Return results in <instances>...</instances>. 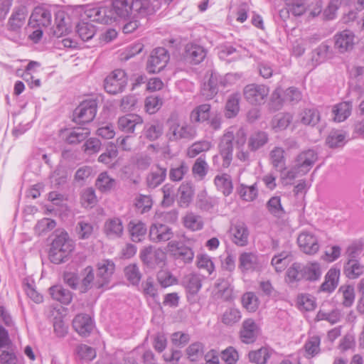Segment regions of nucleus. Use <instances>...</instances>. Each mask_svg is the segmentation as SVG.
I'll return each mask as SVG.
<instances>
[{
    "instance_id": "nucleus-58",
    "label": "nucleus",
    "mask_w": 364,
    "mask_h": 364,
    "mask_svg": "<svg viewBox=\"0 0 364 364\" xmlns=\"http://www.w3.org/2000/svg\"><path fill=\"white\" fill-rule=\"evenodd\" d=\"M56 226V222L50 218H44L40 220L35 226V232L38 235H43L53 230Z\"/></svg>"
},
{
    "instance_id": "nucleus-61",
    "label": "nucleus",
    "mask_w": 364,
    "mask_h": 364,
    "mask_svg": "<svg viewBox=\"0 0 364 364\" xmlns=\"http://www.w3.org/2000/svg\"><path fill=\"white\" fill-rule=\"evenodd\" d=\"M215 288L218 289V293L224 296V300L229 301L232 299V289L230 287V282L224 278H219L217 279Z\"/></svg>"
},
{
    "instance_id": "nucleus-15",
    "label": "nucleus",
    "mask_w": 364,
    "mask_h": 364,
    "mask_svg": "<svg viewBox=\"0 0 364 364\" xmlns=\"http://www.w3.org/2000/svg\"><path fill=\"white\" fill-rule=\"evenodd\" d=\"M168 248L176 260H181L184 264L191 263L194 258L193 250L177 241L169 242Z\"/></svg>"
},
{
    "instance_id": "nucleus-8",
    "label": "nucleus",
    "mask_w": 364,
    "mask_h": 364,
    "mask_svg": "<svg viewBox=\"0 0 364 364\" xmlns=\"http://www.w3.org/2000/svg\"><path fill=\"white\" fill-rule=\"evenodd\" d=\"M168 51L163 47L154 48L148 59L146 70L149 73H157L161 71L169 61Z\"/></svg>"
},
{
    "instance_id": "nucleus-32",
    "label": "nucleus",
    "mask_w": 364,
    "mask_h": 364,
    "mask_svg": "<svg viewBox=\"0 0 364 364\" xmlns=\"http://www.w3.org/2000/svg\"><path fill=\"white\" fill-rule=\"evenodd\" d=\"M49 292L53 299L63 304L68 305L72 301L73 293L61 285H55L50 287Z\"/></svg>"
},
{
    "instance_id": "nucleus-38",
    "label": "nucleus",
    "mask_w": 364,
    "mask_h": 364,
    "mask_svg": "<svg viewBox=\"0 0 364 364\" xmlns=\"http://www.w3.org/2000/svg\"><path fill=\"white\" fill-rule=\"evenodd\" d=\"M332 56L333 52L331 47L327 44L321 43L313 51L311 60L316 65H318L332 58Z\"/></svg>"
},
{
    "instance_id": "nucleus-20",
    "label": "nucleus",
    "mask_w": 364,
    "mask_h": 364,
    "mask_svg": "<svg viewBox=\"0 0 364 364\" xmlns=\"http://www.w3.org/2000/svg\"><path fill=\"white\" fill-rule=\"evenodd\" d=\"M51 20L50 11L44 7L38 6L31 15L29 24L33 27H47L51 24Z\"/></svg>"
},
{
    "instance_id": "nucleus-54",
    "label": "nucleus",
    "mask_w": 364,
    "mask_h": 364,
    "mask_svg": "<svg viewBox=\"0 0 364 364\" xmlns=\"http://www.w3.org/2000/svg\"><path fill=\"white\" fill-rule=\"evenodd\" d=\"M163 125L158 122L147 124L144 127V136L151 141L158 139L163 134Z\"/></svg>"
},
{
    "instance_id": "nucleus-60",
    "label": "nucleus",
    "mask_w": 364,
    "mask_h": 364,
    "mask_svg": "<svg viewBox=\"0 0 364 364\" xmlns=\"http://www.w3.org/2000/svg\"><path fill=\"white\" fill-rule=\"evenodd\" d=\"M33 284V281H31V282H30L29 280L27 279H25L23 282V289L28 297L30 298L32 301H33L35 303L40 304L43 302V297L40 293H38L36 290Z\"/></svg>"
},
{
    "instance_id": "nucleus-41",
    "label": "nucleus",
    "mask_w": 364,
    "mask_h": 364,
    "mask_svg": "<svg viewBox=\"0 0 364 364\" xmlns=\"http://www.w3.org/2000/svg\"><path fill=\"white\" fill-rule=\"evenodd\" d=\"M237 191L240 198L245 201L251 202L256 199L258 196V188L257 183L251 186L240 184L237 188Z\"/></svg>"
},
{
    "instance_id": "nucleus-42",
    "label": "nucleus",
    "mask_w": 364,
    "mask_h": 364,
    "mask_svg": "<svg viewBox=\"0 0 364 364\" xmlns=\"http://www.w3.org/2000/svg\"><path fill=\"white\" fill-rule=\"evenodd\" d=\"M76 33L82 41H88L95 36L96 28L92 23L82 21L77 25Z\"/></svg>"
},
{
    "instance_id": "nucleus-31",
    "label": "nucleus",
    "mask_w": 364,
    "mask_h": 364,
    "mask_svg": "<svg viewBox=\"0 0 364 364\" xmlns=\"http://www.w3.org/2000/svg\"><path fill=\"white\" fill-rule=\"evenodd\" d=\"M269 141L268 134L263 131H256L250 134L247 141L248 149L256 151L263 147Z\"/></svg>"
},
{
    "instance_id": "nucleus-45",
    "label": "nucleus",
    "mask_w": 364,
    "mask_h": 364,
    "mask_svg": "<svg viewBox=\"0 0 364 364\" xmlns=\"http://www.w3.org/2000/svg\"><path fill=\"white\" fill-rule=\"evenodd\" d=\"M293 120V115L289 112L279 113L274 116L272 122V128L276 131L286 129Z\"/></svg>"
},
{
    "instance_id": "nucleus-29",
    "label": "nucleus",
    "mask_w": 364,
    "mask_h": 364,
    "mask_svg": "<svg viewBox=\"0 0 364 364\" xmlns=\"http://www.w3.org/2000/svg\"><path fill=\"white\" fill-rule=\"evenodd\" d=\"M27 12L24 6L16 8L9 20V30L18 32L24 24Z\"/></svg>"
},
{
    "instance_id": "nucleus-28",
    "label": "nucleus",
    "mask_w": 364,
    "mask_h": 364,
    "mask_svg": "<svg viewBox=\"0 0 364 364\" xmlns=\"http://www.w3.org/2000/svg\"><path fill=\"white\" fill-rule=\"evenodd\" d=\"M340 269L331 267L325 276V281L320 287V291L331 293L337 287L340 277Z\"/></svg>"
},
{
    "instance_id": "nucleus-11",
    "label": "nucleus",
    "mask_w": 364,
    "mask_h": 364,
    "mask_svg": "<svg viewBox=\"0 0 364 364\" xmlns=\"http://www.w3.org/2000/svg\"><path fill=\"white\" fill-rule=\"evenodd\" d=\"M269 92L264 85L250 84L245 87L243 95L245 100L252 105L264 104Z\"/></svg>"
},
{
    "instance_id": "nucleus-21",
    "label": "nucleus",
    "mask_w": 364,
    "mask_h": 364,
    "mask_svg": "<svg viewBox=\"0 0 364 364\" xmlns=\"http://www.w3.org/2000/svg\"><path fill=\"white\" fill-rule=\"evenodd\" d=\"M73 326L79 335L87 337L93 330L94 324L92 319L89 315L80 314L74 318Z\"/></svg>"
},
{
    "instance_id": "nucleus-3",
    "label": "nucleus",
    "mask_w": 364,
    "mask_h": 364,
    "mask_svg": "<svg viewBox=\"0 0 364 364\" xmlns=\"http://www.w3.org/2000/svg\"><path fill=\"white\" fill-rule=\"evenodd\" d=\"M317 159V153L314 149H309L299 152L294 158L292 167L286 173V178L293 180L297 176L306 175Z\"/></svg>"
},
{
    "instance_id": "nucleus-25",
    "label": "nucleus",
    "mask_w": 364,
    "mask_h": 364,
    "mask_svg": "<svg viewBox=\"0 0 364 364\" xmlns=\"http://www.w3.org/2000/svg\"><path fill=\"white\" fill-rule=\"evenodd\" d=\"M90 132L86 127H76L62 131V136L69 144H77L85 140Z\"/></svg>"
},
{
    "instance_id": "nucleus-59",
    "label": "nucleus",
    "mask_w": 364,
    "mask_h": 364,
    "mask_svg": "<svg viewBox=\"0 0 364 364\" xmlns=\"http://www.w3.org/2000/svg\"><path fill=\"white\" fill-rule=\"evenodd\" d=\"M218 49V55L221 59L225 60L226 58L231 57V60H235L241 57L240 50L231 45L223 44L221 45Z\"/></svg>"
},
{
    "instance_id": "nucleus-55",
    "label": "nucleus",
    "mask_w": 364,
    "mask_h": 364,
    "mask_svg": "<svg viewBox=\"0 0 364 364\" xmlns=\"http://www.w3.org/2000/svg\"><path fill=\"white\" fill-rule=\"evenodd\" d=\"M268 211L274 217L282 218L285 212L281 203V198L279 196L272 197L266 204Z\"/></svg>"
},
{
    "instance_id": "nucleus-10",
    "label": "nucleus",
    "mask_w": 364,
    "mask_h": 364,
    "mask_svg": "<svg viewBox=\"0 0 364 364\" xmlns=\"http://www.w3.org/2000/svg\"><path fill=\"white\" fill-rule=\"evenodd\" d=\"M334 49L338 53L343 54L353 50L356 43L354 33L348 29L336 33L333 36Z\"/></svg>"
},
{
    "instance_id": "nucleus-36",
    "label": "nucleus",
    "mask_w": 364,
    "mask_h": 364,
    "mask_svg": "<svg viewBox=\"0 0 364 364\" xmlns=\"http://www.w3.org/2000/svg\"><path fill=\"white\" fill-rule=\"evenodd\" d=\"M239 78L240 75L238 74L228 73L222 77L215 73H211L207 82L218 90L219 85L225 87Z\"/></svg>"
},
{
    "instance_id": "nucleus-56",
    "label": "nucleus",
    "mask_w": 364,
    "mask_h": 364,
    "mask_svg": "<svg viewBox=\"0 0 364 364\" xmlns=\"http://www.w3.org/2000/svg\"><path fill=\"white\" fill-rule=\"evenodd\" d=\"M346 134L340 130L331 131L326 138V144L330 148H338L345 144Z\"/></svg>"
},
{
    "instance_id": "nucleus-49",
    "label": "nucleus",
    "mask_w": 364,
    "mask_h": 364,
    "mask_svg": "<svg viewBox=\"0 0 364 364\" xmlns=\"http://www.w3.org/2000/svg\"><path fill=\"white\" fill-rule=\"evenodd\" d=\"M351 109V103L348 102H343L335 105L333 109L334 119L339 122H343L350 115Z\"/></svg>"
},
{
    "instance_id": "nucleus-24",
    "label": "nucleus",
    "mask_w": 364,
    "mask_h": 364,
    "mask_svg": "<svg viewBox=\"0 0 364 364\" xmlns=\"http://www.w3.org/2000/svg\"><path fill=\"white\" fill-rule=\"evenodd\" d=\"M70 18L63 11H58L55 14V26L53 28V36L59 38L66 35L70 31Z\"/></svg>"
},
{
    "instance_id": "nucleus-46",
    "label": "nucleus",
    "mask_w": 364,
    "mask_h": 364,
    "mask_svg": "<svg viewBox=\"0 0 364 364\" xmlns=\"http://www.w3.org/2000/svg\"><path fill=\"white\" fill-rule=\"evenodd\" d=\"M208 164L206 162L204 155L199 156L194 162L192 166V173L195 178L203 180L206 176L208 171Z\"/></svg>"
},
{
    "instance_id": "nucleus-64",
    "label": "nucleus",
    "mask_w": 364,
    "mask_h": 364,
    "mask_svg": "<svg viewBox=\"0 0 364 364\" xmlns=\"http://www.w3.org/2000/svg\"><path fill=\"white\" fill-rule=\"evenodd\" d=\"M338 292L342 293L343 305L346 307L351 306L355 300V291L353 287L350 285H343L339 288Z\"/></svg>"
},
{
    "instance_id": "nucleus-19",
    "label": "nucleus",
    "mask_w": 364,
    "mask_h": 364,
    "mask_svg": "<svg viewBox=\"0 0 364 364\" xmlns=\"http://www.w3.org/2000/svg\"><path fill=\"white\" fill-rule=\"evenodd\" d=\"M166 174V167L159 164L153 166L146 177L147 187L154 189L160 186L165 181Z\"/></svg>"
},
{
    "instance_id": "nucleus-40",
    "label": "nucleus",
    "mask_w": 364,
    "mask_h": 364,
    "mask_svg": "<svg viewBox=\"0 0 364 364\" xmlns=\"http://www.w3.org/2000/svg\"><path fill=\"white\" fill-rule=\"evenodd\" d=\"M84 277L82 279L81 284L79 285V291L80 293L84 294L87 292L90 289L95 287L97 289L95 284V275L92 267L88 266L83 270Z\"/></svg>"
},
{
    "instance_id": "nucleus-27",
    "label": "nucleus",
    "mask_w": 364,
    "mask_h": 364,
    "mask_svg": "<svg viewBox=\"0 0 364 364\" xmlns=\"http://www.w3.org/2000/svg\"><path fill=\"white\" fill-rule=\"evenodd\" d=\"M88 16L92 21L103 24H110L116 21L111 7L108 6L94 8L89 11Z\"/></svg>"
},
{
    "instance_id": "nucleus-14",
    "label": "nucleus",
    "mask_w": 364,
    "mask_h": 364,
    "mask_svg": "<svg viewBox=\"0 0 364 364\" xmlns=\"http://www.w3.org/2000/svg\"><path fill=\"white\" fill-rule=\"evenodd\" d=\"M140 258L147 267L155 269L164 263L166 256L163 251L154 250L152 246H148L141 250Z\"/></svg>"
},
{
    "instance_id": "nucleus-17",
    "label": "nucleus",
    "mask_w": 364,
    "mask_h": 364,
    "mask_svg": "<svg viewBox=\"0 0 364 364\" xmlns=\"http://www.w3.org/2000/svg\"><path fill=\"white\" fill-rule=\"evenodd\" d=\"M173 236L172 229L166 225L154 223L149 228V237L153 242H166Z\"/></svg>"
},
{
    "instance_id": "nucleus-6",
    "label": "nucleus",
    "mask_w": 364,
    "mask_h": 364,
    "mask_svg": "<svg viewBox=\"0 0 364 364\" xmlns=\"http://www.w3.org/2000/svg\"><path fill=\"white\" fill-rule=\"evenodd\" d=\"M127 81V74L123 70H115L105 79L104 88L107 93L117 95L124 90Z\"/></svg>"
},
{
    "instance_id": "nucleus-23",
    "label": "nucleus",
    "mask_w": 364,
    "mask_h": 364,
    "mask_svg": "<svg viewBox=\"0 0 364 364\" xmlns=\"http://www.w3.org/2000/svg\"><path fill=\"white\" fill-rule=\"evenodd\" d=\"M103 232L109 239H117L122 237L124 234V226L122 221L119 218H108L105 222Z\"/></svg>"
},
{
    "instance_id": "nucleus-18",
    "label": "nucleus",
    "mask_w": 364,
    "mask_h": 364,
    "mask_svg": "<svg viewBox=\"0 0 364 364\" xmlns=\"http://www.w3.org/2000/svg\"><path fill=\"white\" fill-rule=\"evenodd\" d=\"M259 333V328L252 318L245 319L240 331L241 341L247 344L254 343Z\"/></svg>"
},
{
    "instance_id": "nucleus-1",
    "label": "nucleus",
    "mask_w": 364,
    "mask_h": 364,
    "mask_svg": "<svg viewBox=\"0 0 364 364\" xmlns=\"http://www.w3.org/2000/svg\"><path fill=\"white\" fill-rule=\"evenodd\" d=\"M156 6L151 0H112L111 9L115 20L146 17L153 14Z\"/></svg>"
},
{
    "instance_id": "nucleus-35",
    "label": "nucleus",
    "mask_w": 364,
    "mask_h": 364,
    "mask_svg": "<svg viewBox=\"0 0 364 364\" xmlns=\"http://www.w3.org/2000/svg\"><path fill=\"white\" fill-rule=\"evenodd\" d=\"M128 229L132 241L139 242L142 240L146 234V225L139 220H132L128 224Z\"/></svg>"
},
{
    "instance_id": "nucleus-62",
    "label": "nucleus",
    "mask_w": 364,
    "mask_h": 364,
    "mask_svg": "<svg viewBox=\"0 0 364 364\" xmlns=\"http://www.w3.org/2000/svg\"><path fill=\"white\" fill-rule=\"evenodd\" d=\"M242 304L248 311L255 312L258 309L259 300L253 292H247L242 296Z\"/></svg>"
},
{
    "instance_id": "nucleus-37",
    "label": "nucleus",
    "mask_w": 364,
    "mask_h": 364,
    "mask_svg": "<svg viewBox=\"0 0 364 364\" xmlns=\"http://www.w3.org/2000/svg\"><path fill=\"white\" fill-rule=\"evenodd\" d=\"M269 159L273 167L277 171L282 172L286 169V159L283 148L274 147L269 153Z\"/></svg>"
},
{
    "instance_id": "nucleus-44",
    "label": "nucleus",
    "mask_w": 364,
    "mask_h": 364,
    "mask_svg": "<svg viewBox=\"0 0 364 364\" xmlns=\"http://www.w3.org/2000/svg\"><path fill=\"white\" fill-rule=\"evenodd\" d=\"M215 185L225 196H229L233 189L231 178L228 174L218 175L214 179Z\"/></svg>"
},
{
    "instance_id": "nucleus-63",
    "label": "nucleus",
    "mask_w": 364,
    "mask_h": 364,
    "mask_svg": "<svg viewBox=\"0 0 364 364\" xmlns=\"http://www.w3.org/2000/svg\"><path fill=\"white\" fill-rule=\"evenodd\" d=\"M196 265L198 269L206 271L209 275L212 274L215 270L211 257L207 255H198Z\"/></svg>"
},
{
    "instance_id": "nucleus-33",
    "label": "nucleus",
    "mask_w": 364,
    "mask_h": 364,
    "mask_svg": "<svg viewBox=\"0 0 364 364\" xmlns=\"http://www.w3.org/2000/svg\"><path fill=\"white\" fill-rule=\"evenodd\" d=\"M273 353V349L269 347H262L258 350L250 351L248 358L251 363L266 364Z\"/></svg>"
},
{
    "instance_id": "nucleus-13",
    "label": "nucleus",
    "mask_w": 364,
    "mask_h": 364,
    "mask_svg": "<svg viewBox=\"0 0 364 364\" xmlns=\"http://www.w3.org/2000/svg\"><path fill=\"white\" fill-rule=\"evenodd\" d=\"M297 243L301 251L309 255L316 254L320 248L317 237L307 231H304L299 235Z\"/></svg>"
},
{
    "instance_id": "nucleus-39",
    "label": "nucleus",
    "mask_w": 364,
    "mask_h": 364,
    "mask_svg": "<svg viewBox=\"0 0 364 364\" xmlns=\"http://www.w3.org/2000/svg\"><path fill=\"white\" fill-rule=\"evenodd\" d=\"M343 274L350 279H355L363 274V266L358 259L347 260L343 266Z\"/></svg>"
},
{
    "instance_id": "nucleus-4",
    "label": "nucleus",
    "mask_w": 364,
    "mask_h": 364,
    "mask_svg": "<svg viewBox=\"0 0 364 364\" xmlns=\"http://www.w3.org/2000/svg\"><path fill=\"white\" fill-rule=\"evenodd\" d=\"M196 128L186 123L181 124L177 121H171L168 124L167 137L171 141H178L181 139L192 140L196 136Z\"/></svg>"
},
{
    "instance_id": "nucleus-30",
    "label": "nucleus",
    "mask_w": 364,
    "mask_h": 364,
    "mask_svg": "<svg viewBox=\"0 0 364 364\" xmlns=\"http://www.w3.org/2000/svg\"><path fill=\"white\" fill-rule=\"evenodd\" d=\"M302 279L309 282L318 281L321 276V265L317 262H308L302 264Z\"/></svg>"
},
{
    "instance_id": "nucleus-34",
    "label": "nucleus",
    "mask_w": 364,
    "mask_h": 364,
    "mask_svg": "<svg viewBox=\"0 0 364 364\" xmlns=\"http://www.w3.org/2000/svg\"><path fill=\"white\" fill-rule=\"evenodd\" d=\"M258 264L257 256L252 252H244L239 257V269L245 272L255 269Z\"/></svg>"
},
{
    "instance_id": "nucleus-43",
    "label": "nucleus",
    "mask_w": 364,
    "mask_h": 364,
    "mask_svg": "<svg viewBox=\"0 0 364 364\" xmlns=\"http://www.w3.org/2000/svg\"><path fill=\"white\" fill-rule=\"evenodd\" d=\"M210 114V105L203 104L197 106L190 114V119L192 122H200L209 119Z\"/></svg>"
},
{
    "instance_id": "nucleus-51",
    "label": "nucleus",
    "mask_w": 364,
    "mask_h": 364,
    "mask_svg": "<svg viewBox=\"0 0 364 364\" xmlns=\"http://www.w3.org/2000/svg\"><path fill=\"white\" fill-rule=\"evenodd\" d=\"M300 121L305 125L315 126L320 121V113L314 108L305 109L300 113Z\"/></svg>"
},
{
    "instance_id": "nucleus-53",
    "label": "nucleus",
    "mask_w": 364,
    "mask_h": 364,
    "mask_svg": "<svg viewBox=\"0 0 364 364\" xmlns=\"http://www.w3.org/2000/svg\"><path fill=\"white\" fill-rule=\"evenodd\" d=\"M211 142L206 140L198 141L192 144L187 149V156L194 158L198 154L206 152L210 149Z\"/></svg>"
},
{
    "instance_id": "nucleus-52",
    "label": "nucleus",
    "mask_w": 364,
    "mask_h": 364,
    "mask_svg": "<svg viewBox=\"0 0 364 364\" xmlns=\"http://www.w3.org/2000/svg\"><path fill=\"white\" fill-rule=\"evenodd\" d=\"M242 318L241 312L236 308H229L225 311L221 316V321L223 324L232 326L238 323Z\"/></svg>"
},
{
    "instance_id": "nucleus-57",
    "label": "nucleus",
    "mask_w": 364,
    "mask_h": 364,
    "mask_svg": "<svg viewBox=\"0 0 364 364\" xmlns=\"http://www.w3.org/2000/svg\"><path fill=\"white\" fill-rule=\"evenodd\" d=\"M124 272L126 279L132 285L136 286L139 284L141 279V274L136 264H131L127 266L124 269Z\"/></svg>"
},
{
    "instance_id": "nucleus-26",
    "label": "nucleus",
    "mask_w": 364,
    "mask_h": 364,
    "mask_svg": "<svg viewBox=\"0 0 364 364\" xmlns=\"http://www.w3.org/2000/svg\"><path fill=\"white\" fill-rule=\"evenodd\" d=\"M144 121L137 114H129L118 119L117 124L119 130L124 133L132 134L136 126L141 125Z\"/></svg>"
},
{
    "instance_id": "nucleus-7",
    "label": "nucleus",
    "mask_w": 364,
    "mask_h": 364,
    "mask_svg": "<svg viewBox=\"0 0 364 364\" xmlns=\"http://www.w3.org/2000/svg\"><path fill=\"white\" fill-rule=\"evenodd\" d=\"M235 139L234 127H230L225 130L220 137L218 144L220 155L223 159V167H228L232 161L233 141Z\"/></svg>"
},
{
    "instance_id": "nucleus-48",
    "label": "nucleus",
    "mask_w": 364,
    "mask_h": 364,
    "mask_svg": "<svg viewBox=\"0 0 364 364\" xmlns=\"http://www.w3.org/2000/svg\"><path fill=\"white\" fill-rule=\"evenodd\" d=\"M95 186L101 192H108L114 188L116 186V181L111 178L107 172H102L99 174Z\"/></svg>"
},
{
    "instance_id": "nucleus-2",
    "label": "nucleus",
    "mask_w": 364,
    "mask_h": 364,
    "mask_svg": "<svg viewBox=\"0 0 364 364\" xmlns=\"http://www.w3.org/2000/svg\"><path fill=\"white\" fill-rule=\"evenodd\" d=\"M73 250V242L68 234L65 231H55L49 250V259L57 264L65 262Z\"/></svg>"
},
{
    "instance_id": "nucleus-22",
    "label": "nucleus",
    "mask_w": 364,
    "mask_h": 364,
    "mask_svg": "<svg viewBox=\"0 0 364 364\" xmlns=\"http://www.w3.org/2000/svg\"><path fill=\"white\" fill-rule=\"evenodd\" d=\"M206 56V50L201 46L188 43L185 47L184 58L186 61L193 65L200 63Z\"/></svg>"
},
{
    "instance_id": "nucleus-9",
    "label": "nucleus",
    "mask_w": 364,
    "mask_h": 364,
    "mask_svg": "<svg viewBox=\"0 0 364 364\" xmlns=\"http://www.w3.org/2000/svg\"><path fill=\"white\" fill-rule=\"evenodd\" d=\"M97 103L95 100H85L77 107L73 113V120L78 124L90 122L97 113Z\"/></svg>"
},
{
    "instance_id": "nucleus-50",
    "label": "nucleus",
    "mask_w": 364,
    "mask_h": 364,
    "mask_svg": "<svg viewBox=\"0 0 364 364\" xmlns=\"http://www.w3.org/2000/svg\"><path fill=\"white\" fill-rule=\"evenodd\" d=\"M240 95L239 93H234L228 99L225 105V116L228 118L235 117L240 110Z\"/></svg>"
},
{
    "instance_id": "nucleus-16",
    "label": "nucleus",
    "mask_w": 364,
    "mask_h": 364,
    "mask_svg": "<svg viewBox=\"0 0 364 364\" xmlns=\"http://www.w3.org/2000/svg\"><path fill=\"white\" fill-rule=\"evenodd\" d=\"M229 232L230 238L235 245L244 247L248 244L250 232L245 223L237 222L232 225Z\"/></svg>"
},
{
    "instance_id": "nucleus-12",
    "label": "nucleus",
    "mask_w": 364,
    "mask_h": 364,
    "mask_svg": "<svg viewBox=\"0 0 364 364\" xmlns=\"http://www.w3.org/2000/svg\"><path fill=\"white\" fill-rule=\"evenodd\" d=\"M97 278L95 284L97 289H102L108 285L110 278L115 269V264L112 260L104 259L97 263Z\"/></svg>"
},
{
    "instance_id": "nucleus-5",
    "label": "nucleus",
    "mask_w": 364,
    "mask_h": 364,
    "mask_svg": "<svg viewBox=\"0 0 364 364\" xmlns=\"http://www.w3.org/2000/svg\"><path fill=\"white\" fill-rule=\"evenodd\" d=\"M204 277L196 272H190L185 274L181 279V285L184 287L188 301L196 303L198 301L197 295L202 288Z\"/></svg>"
},
{
    "instance_id": "nucleus-47",
    "label": "nucleus",
    "mask_w": 364,
    "mask_h": 364,
    "mask_svg": "<svg viewBox=\"0 0 364 364\" xmlns=\"http://www.w3.org/2000/svg\"><path fill=\"white\" fill-rule=\"evenodd\" d=\"M193 193V186L189 183H183L178 188L180 205L187 207L192 200Z\"/></svg>"
}]
</instances>
